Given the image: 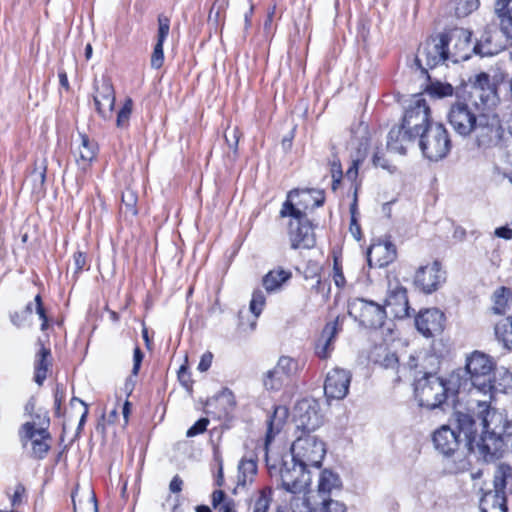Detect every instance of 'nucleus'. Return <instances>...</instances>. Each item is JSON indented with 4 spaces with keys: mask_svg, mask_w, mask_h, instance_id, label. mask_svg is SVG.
Wrapping results in <instances>:
<instances>
[{
    "mask_svg": "<svg viewBox=\"0 0 512 512\" xmlns=\"http://www.w3.org/2000/svg\"><path fill=\"white\" fill-rule=\"evenodd\" d=\"M478 403V426L481 433L475 431L465 432L467 447L484 462H493L503 456L505 451L506 433L510 423L505 413L492 409L486 400H476Z\"/></svg>",
    "mask_w": 512,
    "mask_h": 512,
    "instance_id": "1",
    "label": "nucleus"
},
{
    "mask_svg": "<svg viewBox=\"0 0 512 512\" xmlns=\"http://www.w3.org/2000/svg\"><path fill=\"white\" fill-rule=\"evenodd\" d=\"M494 368V362L488 355L475 351L467 357L464 369H458L450 375L449 383L457 391L475 390L487 396L492 387Z\"/></svg>",
    "mask_w": 512,
    "mask_h": 512,
    "instance_id": "2",
    "label": "nucleus"
},
{
    "mask_svg": "<svg viewBox=\"0 0 512 512\" xmlns=\"http://www.w3.org/2000/svg\"><path fill=\"white\" fill-rule=\"evenodd\" d=\"M280 479L282 487L287 492L294 494L290 500L292 512H295L293 504L298 499L307 503L309 512H318L317 508H312V492L308 490L311 485V472L309 467L302 465L291 457L289 461L284 460L280 469Z\"/></svg>",
    "mask_w": 512,
    "mask_h": 512,
    "instance_id": "3",
    "label": "nucleus"
},
{
    "mask_svg": "<svg viewBox=\"0 0 512 512\" xmlns=\"http://www.w3.org/2000/svg\"><path fill=\"white\" fill-rule=\"evenodd\" d=\"M506 114L503 113L501 106L497 112H480L479 121L474 130L476 146L487 151L494 148L502 149L508 139V135L503 126V120Z\"/></svg>",
    "mask_w": 512,
    "mask_h": 512,
    "instance_id": "4",
    "label": "nucleus"
},
{
    "mask_svg": "<svg viewBox=\"0 0 512 512\" xmlns=\"http://www.w3.org/2000/svg\"><path fill=\"white\" fill-rule=\"evenodd\" d=\"M444 42L449 60L458 63L468 60L472 54L483 56L493 55L494 51L486 45L471 41L472 33L465 28H453L440 34Z\"/></svg>",
    "mask_w": 512,
    "mask_h": 512,
    "instance_id": "5",
    "label": "nucleus"
},
{
    "mask_svg": "<svg viewBox=\"0 0 512 512\" xmlns=\"http://www.w3.org/2000/svg\"><path fill=\"white\" fill-rule=\"evenodd\" d=\"M483 107L475 99L458 98L451 104L447 119L452 129L462 137H468L474 132L479 121L480 112H484Z\"/></svg>",
    "mask_w": 512,
    "mask_h": 512,
    "instance_id": "6",
    "label": "nucleus"
},
{
    "mask_svg": "<svg viewBox=\"0 0 512 512\" xmlns=\"http://www.w3.org/2000/svg\"><path fill=\"white\" fill-rule=\"evenodd\" d=\"M453 385L433 373H426L416 380L414 387L415 399L421 407L429 410L440 407L447 399Z\"/></svg>",
    "mask_w": 512,
    "mask_h": 512,
    "instance_id": "7",
    "label": "nucleus"
},
{
    "mask_svg": "<svg viewBox=\"0 0 512 512\" xmlns=\"http://www.w3.org/2000/svg\"><path fill=\"white\" fill-rule=\"evenodd\" d=\"M325 455L324 442L310 433L297 437L291 446V457L309 468H319Z\"/></svg>",
    "mask_w": 512,
    "mask_h": 512,
    "instance_id": "8",
    "label": "nucleus"
},
{
    "mask_svg": "<svg viewBox=\"0 0 512 512\" xmlns=\"http://www.w3.org/2000/svg\"><path fill=\"white\" fill-rule=\"evenodd\" d=\"M419 137L420 148L428 159L438 161L448 154L450 140L448 132L442 124L435 123L425 127Z\"/></svg>",
    "mask_w": 512,
    "mask_h": 512,
    "instance_id": "9",
    "label": "nucleus"
},
{
    "mask_svg": "<svg viewBox=\"0 0 512 512\" xmlns=\"http://www.w3.org/2000/svg\"><path fill=\"white\" fill-rule=\"evenodd\" d=\"M512 477V468L509 465L500 464L494 473V490H489L480 500L482 512H507L504 489L506 480Z\"/></svg>",
    "mask_w": 512,
    "mask_h": 512,
    "instance_id": "10",
    "label": "nucleus"
},
{
    "mask_svg": "<svg viewBox=\"0 0 512 512\" xmlns=\"http://www.w3.org/2000/svg\"><path fill=\"white\" fill-rule=\"evenodd\" d=\"M446 60H449V58L440 34L430 37L422 43L415 57L416 65L422 72H427L428 69L442 64Z\"/></svg>",
    "mask_w": 512,
    "mask_h": 512,
    "instance_id": "11",
    "label": "nucleus"
},
{
    "mask_svg": "<svg viewBox=\"0 0 512 512\" xmlns=\"http://www.w3.org/2000/svg\"><path fill=\"white\" fill-rule=\"evenodd\" d=\"M402 125L410 130L415 138L420 136L425 127L434 125L429 121V107L425 99L420 96L414 98L405 112Z\"/></svg>",
    "mask_w": 512,
    "mask_h": 512,
    "instance_id": "12",
    "label": "nucleus"
},
{
    "mask_svg": "<svg viewBox=\"0 0 512 512\" xmlns=\"http://www.w3.org/2000/svg\"><path fill=\"white\" fill-rule=\"evenodd\" d=\"M294 422L296 428L302 430L303 435L319 428L323 419L318 404L307 399L297 402L294 407Z\"/></svg>",
    "mask_w": 512,
    "mask_h": 512,
    "instance_id": "13",
    "label": "nucleus"
},
{
    "mask_svg": "<svg viewBox=\"0 0 512 512\" xmlns=\"http://www.w3.org/2000/svg\"><path fill=\"white\" fill-rule=\"evenodd\" d=\"M444 281L445 272L437 261L419 267L414 277V285L426 294L436 291Z\"/></svg>",
    "mask_w": 512,
    "mask_h": 512,
    "instance_id": "14",
    "label": "nucleus"
},
{
    "mask_svg": "<svg viewBox=\"0 0 512 512\" xmlns=\"http://www.w3.org/2000/svg\"><path fill=\"white\" fill-rule=\"evenodd\" d=\"M288 237L292 249H310L314 247L316 239L308 218L291 219L288 228Z\"/></svg>",
    "mask_w": 512,
    "mask_h": 512,
    "instance_id": "15",
    "label": "nucleus"
},
{
    "mask_svg": "<svg viewBox=\"0 0 512 512\" xmlns=\"http://www.w3.org/2000/svg\"><path fill=\"white\" fill-rule=\"evenodd\" d=\"M351 373L348 370L334 368L326 375L324 393L328 400H342L348 392Z\"/></svg>",
    "mask_w": 512,
    "mask_h": 512,
    "instance_id": "16",
    "label": "nucleus"
},
{
    "mask_svg": "<svg viewBox=\"0 0 512 512\" xmlns=\"http://www.w3.org/2000/svg\"><path fill=\"white\" fill-rule=\"evenodd\" d=\"M19 435L24 447L31 446V451L35 458H44L49 450L48 440L50 439V434L48 430H45V427L34 431L33 426L30 424H23Z\"/></svg>",
    "mask_w": 512,
    "mask_h": 512,
    "instance_id": "17",
    "label": "nucleus"
},
{
    "mask_svg": "<svg viewBox=\"0 0 512 512\" xmlns=\"http://www.w3.org/2000/svg\"><path fill=\"white\" fill-rule=\"evenodd\" d=\"M385 306L395 318L403 319L409 316L407 290L397 280L389 281Z\"/></svg>",
    "mask_w": 512,
    "mask_h": 512,
    "instance_id": "18",
    "label": "nucleus"
},
{
    "mask_svg": "<svg viewBox=\"0 0 512 512\" xmlns=\"http://www.w3.org/2000/svg\"><path fill=\"white\" fill-rule=\"evenodd\" d=\"M72 154L79 170L86 172L96 160L98 144L85 134H79L72 147Z\"/></svg>",
    "mask_w": 512,
    "mask_h": 512,
    "instance_id": "19",
    "label": "nucleus"
},
{
    "mask_svg": "<svg viewBox=\"0 0 512 512\" xmlns=\"http://www.w3.org/2000/svg\"><path fill=\"white\" fill-rule=\"evenodd\" d=\"M432 441L435 449L444 456H450L458 450L460 444V427L442 425L434 431Z\"/></svg>",
    "mask_w": 512,
    "mask_h": 512,
    "instance_id": "20",
    "label": "nucleus"
},
{
    "mask_svg": "<svg viewBox=\"0 0 512 512\" xmlns=\"http://www.w3.org/2000/svg\"><path fill=\"white\" fill-rule=\"evenodd\" d=\"M312 200L309 191L292 190L287 194V198L280 210L281 217H291L292 219H304L306 210Z\"/></svg>",
    "mask_w": 512,
    "mask_h": 512,
    "instance_id": "21",
    "label": "nucleus"
},
{
    "mask_svg": "<svg viewBox=\"0 0 512 512\" xmlns=\"http://www.w3.org/2000/svg\"><path fill=\"white\" fill-rule=\"evenodd\" d=\"M472 92L469 99H475L483 107L494 105L497 99L496 87L490 81V76L481 72L470 79Z\"/></svg>",
    "mask_w": 512,
    "mask_h": 512,
    "instance_id": "22",
    "label": "nucleus"
},
{
    "mask_svg": "<svg viewBox=\"0 0 512 512\" xmlns=\"http://www.w3.org/2000/svg\"><path fill=\"white\" fill-rule=\"evenodd\" d=\"M444 314L437 308L420 311L415 318L417 330L425 337L440 334L444 329Z\"/></svg>",
    "mask_w": 512,
    "mask_h": 512,
    "instance_id": "23",
    "label": "nucleus"
},
{
    "mask_svg": "<svg viewBox=\"0 0 512 512\" xmlns=\"http://www.w3.org/2000/svg\"><path fill=\"white\" fill-rule=\"evenodd\" d=\"M94 103L98 113L104 117H110L115 103V92L112 83L102 78L96 82Z\"/></svg>",
    "mask_w": 512,
    "mask_h": 512,
    "instance_id": "24",
    "label": "nucleus"
},
{
    "mask_svg": "<svg viewBox=\"0 0 512 512\" xmlns=\"http://www.w3.org/2000/svg\"><path fill=\"white\" fill-rule=\"evenodd\" d=\"M396 258L395 246L389 241L373 243L367 251L369 267H384Z\"/></svg>",
    "mask_w": 512,
    "mask_h": 512,
    "instance_id": "25",
    "label": "nucleus"
},
{
    "mask_svg": "<svg viewBox=\"0 0 512 512\" xmlns=\"http://www.w3.org/2000/svg\"><path fill=\"white\" fill-rule=\"evenodd\" d=\"M341 487V480L335 472L330 469H324L319 474L318 485H317V493L322 498L321 504L319 506H312V508H317L318 512H321V508L324 503L333 501L329 498V495L334 491L338 490Z\"/></svg>",
    "mask_w": 512,
    "mask_h": 512,
    "instance_id": "26",
    "label": "nucleus"
},
{
    "mask_svg": "<svg viewBox=\"0 0 512 512\" xmlns=\"http://www.w3.org/2000/svg\"><path fill=\"white\" fill-rule=\"evenodd\" d=\"M361 322L370 328H380L384 324L387 312L372 301L361 300Z\"/></svg>",
    "mask_w": 512,
    "mask_h": 512,
    "instance_id": "27",
    "label": "nucleus"
},
{
    "mask_svg": "<svg viewBox=\"0 0 512 512\" xmlns=\"http://www.w3.org/2000/svg\"><path fill=\"white\" fill-rule=\"evenodd\" d=\"M39 350L34 360V380L38 385H42L47 378L52 366L51 350L46 348L41 340H38Z\"/></svg>",
    "mask_w": 512,
    "mask_h": 512,
    "instance_id": "28",
    "label": "nucleus"
},
{
    "mask_svg": "<svg viewBox=\"0 0 512 512\" xmlns=\"http://www.w3.org/2000/svg\"><path fill=\"white\" fill-rule=\"evenodd\" d=\"M339 317L325 325L320 338L317 341L315 351L318 357L326 359L332 351L333 340L338 333Z\"/></svg>",
    "mask_w": 512,
    "mask_h": 512,
    "instance_id": "29",
    "label": "nucleus"
},
{
    "mask_svg": "<svg viewBox=\"0 0 512 512\" xmlns=\"http://www.w3.org/2000/svg\"><path fill=\"white\" fill-rule=\"evenodd\" d=\"M415 137L410 130H407L401 124L393 127L388 133L387 148L395 153L404 154L406 146Z\"/></svg>",
    "mask_w": 512,
    "mask_h": 512,
    "instance_id": "30",
    "label": "nucleus"
},
{
    "mask_svg": "<svg viewBox=\"0 0 512 512\" xmlns=\"http://www.w3.org/2000/svg\"><path fill=\"white\" fill-rule=\"evenodd\" d=\"M495 13L500 31L507 39L512 38V0H497Z\"/></svg>",
    "mask_w": 512,
    "mask_h": 512,
    "instance_id": "31",
    "label": "nucleus"
},
{
    "mask_svg": "<svg viewBox=\"0 0 512 512\" xmlns=\"http://www.w3.org/2000/svg\"><path fill=\"white\" fill-rule=\"evenodd\" d=\"M512 306V289L506 286L497 287L491 295V311L495 315L506 314Z\"/></svg>",
    "mask_w": 512,
    "mask_h": 512,
    "instance_id": "32",
    "label": "nucleus"
},
{
    "mask_svg": "<svg viewBox=\"0 0 512 512\" xmlns=\"http://www.w3.org/2000/svg\"><path fill=\"white\" fill-rule=\"evenodd\" d=\"M288 418V409L285 406H278L274 409L273 415L268 420V431L266 435V445H268L274 436L284 427Z\"/></svg>",
    "mask_w": 512,
    "mask_h": 512,
    "instance_id": "33",
    "label": "nucleus"
},
{
    "mask_svg": "<svg viewBox=\"0 0 512 512\" xmlns=\"http://www.w3.org/2000/svg\"><path fill=\"white\" fill-rule=\"evenodd\" d=\"M25 412L31 416V420L24 424H30L33 426L34 431L43 427H45V430H48L50 420L47 415V411L42 408H37L33 399L29 400L25 405Z\"/></svg>",
    "mask_w": 512,
    "mask_h": 512,
    "instance_id": "34",
    "label": "nucleus"
},
{
    "mask_svg": "<svg viewBox=\"0 0 512 512\" xmlns=\"http://www.w3.org/2000/svg\"><path fill=\"white\" fill-rule=\"evenodd\" d=\"M374 362L381 368L391 370L394 374H398L400 364L396 353L389 351L385 347H379L374 353Z\"/></svg>",
    "mask_w": 512,
    "mask_h": 512,
    "instance_id": "35",
    "label": "nucleus"
},
{
    "mask_svg": "<svg viewBox=\"0 0 512 512\" xmlns=\"http://www.w3.org/2000/svg\"><path fill=\"white\" fill-rule=\"evenodd\" d=\"M512 392V373L502 369L498 371L497 378H492V387L487 396L492 399L496 393L508 394Z\"/></svg>",
    "mask_w": 512,
    "mask_h": 512,
    "instance_id": "36",
    "label": "nucleus"
},
{
    "mask_svg": "<svg viewBox=\"0 0 512 512\" xmlns=\"http://www.w3.org/2000/svg\"><path fill=\"white\" fill-rule=\"evenodd\" d=\"M291 278V272L284 269H275L266 274L263 278V286L267 292H274L280 289L283 283Z\"/></svg>",
    "mask_w": 512,
    "mask_h": 512,
    "instance_id": "37",
    "label": "nucleus"
},
{
    "mask_svg": "<svg viewBox=\"0 0 512 512\" xmlns=\"http://www.w3.org/2000/svg\"><path fill=\"white\" fill-rule=\"evenodd\" d=\"M257 472V465L254 460H241L238 465L237 487H245L252 483Z\"/></svg>",
    "mask_w": 512,
    "mask_h": 512,
    "instance_id": "38",
    "label": "nucleus"
},
{
    "mask_svg": "<svg viewBox=\"0 0 512 512\" xmlns=\"http://www.w3.org/2000/svg\"><path fill=\"white\" fill-rule=\"evenodd\" d=\"M272 501L271 488L259 490L251 499L252 512H267Z\"/></svg>",
    "mask_w": 512,
    "mask_h": 512,
    "instance_id": "39",
    "label": "nucleus"
},
{
    "mask_svg": "<svg viewBox=\"0 0 512 512\" xmlns=\"http://www.w3.org/2000/svg\"><path fill=\"white\" fill-rule=\"evenodd\" d=\"M495 335L507 349H512V317L500 321L495 326Z\"/></svg>",
    "mask_w": 512,
    "mask_h": 512,
    "instance_id": "40",
    "label": "nucleus"
},
{
    "mask_svg": "<svg viewBox=\"0 0 512 512\" xmlns=\"http://www.w3.org/2000/svg\"><path fill=\"white\" fill-rule=\"evenodd\" d=\"M137 201L138 197L134 190L131 188H127L122 193V205H121V213H123L126 217H134L137 215Z\"/></svg>",
    "mask_w": 512,
    "mask_h": 512,
    "instance_id": "41",
    "label": "nucleus"
},
{
    "mask_svg": "<svg viewBox=\"0 0 512 512\" xmlns=\"http://www.w3.org/2000/svg\"><path fill=\"white\" fill-rule=\"evenodd\" d=\"M212 506L218 512H237L235 501L228 498L222 490L212 493Z\"/></svg>",
    "mask_w": 512,
    "mask_h": 512,
    "instance_id": "42",
    "label": "nucleus"
},
{
    "mask_svg": "<svg viewBox=\"0 0 512 512\" xmlns=\"http://www.w3.org/2000/svg\"><path fill=\"white\" fill-rule=\"evenodd\" d=\"M266 303V297L263 291L255 290L252 294L249 309L254 316L253 321L249 324V330L253 331L256 328V319L261 314Z\"/></svg>",
    "mask_w": 512,
    "mask_h": 512,
    "instance_id": "43",
    "label": "nucleus"
},
{
    "mask_svg": "<svg viewBox=\"0 0 512 512\" xmlns=\"http://www.w3.org/2000/svg\"><path fill=\"white\" fill-rule=\"evenodd\" d=\"M289 380L285 374H281L280 369L275 365L266 373L264 386L269 390H279Z\"/></svg>",
    "mask_w": 512,
    "mask_h": 512,
    "instance_id": "44",
    "label": "nucleus"
},
{
    "mask_svg": "<svg viewBox=\"0 0 512 512\" xmlns=\"http://www.w3.org/2000/svg\"><path fill=\"white\" fill-rule=\"evenodd\" d=\"M276 366L280 369L281 374H285L290 380L300 370L298 361L286 355L279 357Z\"/></svg>",
    "mask_w": 512,
    "mask_h": 512,
    "instance_id": "45",
    "label": "nucleus"
},
{
    "mask_svg": "<svg viewBox=\"0 0 512 512\" xmlns=\"http://www.w3.org/2000/svg\"><path fill=\"white\" fill-rule=\"evenodd\" d=\"M23 310L27 313L28 317L31 316L32 312L35 310V312L38 314L39 318L42 321L41 324V330L44 331L48 327V318L45 312V309L43 307L42 299L40 295H36L34 298V302L28 303Z\"/></svg>",
    "mask_w": 512,
    "mask_h": 512,
    "instance_id": "46",
    "label": "nucleus"
},
{
    "mask_svg": "<svg viewBox=\"0 0 512 512\" xmlns=\"http://www.w3.org/2000/svg\"><path fill=\"white\" fill-rule=\"evenodd\" d=\"M452 3L458 17H465L471 14L479 6L478 0H452Z\"/></svg>",
    "mask_w": 512,
    "mask_h": 512,
    "instance_id": "47",
    "label": "nucleus"
},
{
    "mask_svg": "<svg viewBox=\"0 0 512 512\" xmlns=\"http://www.w3.org/2000/svg\"><path fill=\"white\" fill-rule=\"evenodd\" d=\"M46 167L41 165L40 167H36L29 178L27 179V183L31 182L33 184V191L36 193H40L43 191L45 178H46Z\"/></svg>",
    "mask_w": 512,
    "mask_h": 512,
    "instance_id": "48",
    "label": "nucleus"
},
{
    "mask_svg": "<svg viewBox=\"0 0 512 512\" xmlns=\"http://www.w3.org/2000/svg\"><path fill=\"white\" fill-rule=\"evenodd\" d=\"M218 403L223 407L225 413L232 411L236 405L233 392L227 388L223 389L217 396Z\"/></svg>",
    "mask_w": 512,
    "mask_h": 512,
    "instance_id": "49",
    "label": "nucleus"
},
{
    "mask_svg": "<svg viewBox=\"0 0 512 512\" xmlns=\"http://www.w3.org/2000/svg\"><path fill=\"white\" fill-rule=\"evenodd\" d=\"M132 111V100L127 99L124 106L118 112L117 115V126L124 127L127 125Z\"/></svg>",
    "mask_w": 512,
    "mask_h": 512,
    "instance_id": "50",
    "label": "nucleus"
},
{
    "mask_svg": "<svg viewBox=\"0 0 512 512\" xmlns=\"http://www.w3.org/2000/svg\"><path fill=\"white\" fill-rule=\"evenodd\" d=\"M158 34H157V42L164 43L166 40L169 30H170V21L168 17L164 15H159L158 17Z\"/></svg>",
    "mask_w": 512,
    "mask_h": 512,
    "instance_id": "51",
    "label": "nucleus"
},
{
    "mask_svg": "<svg viewBox=\"0 0 512 512\" xmlns=\"http://www.w3.org/2000/svg\"><path fill=\"white\" fill-rule=\"evenodd\" d=\"M330 172L333 180L332 189L335 191L343 176L341 163L338 159H333L330 162Z\"/></svg>",
    "mask_w": 512,
    "mask_h": 512,
    "instance_id": "52",
    "label": "nucleus"
},
{
    "mask_svg": "<svg viewBox=\"0 0 512 512\" xmlns=\"http://www.w3.org/2000/svg\"><path fill=\"white\" fill-rule=\"evenodd\" d=\"M164 53L163 43L156 42L152 55H151V66L152 68L159 69L163 65Z\"/></svg>",
    "mask_w": 512,
    "mask_h": 512,
    "instance_id": "53",
    "label": "nucleus"
},
{
    "mask_svg": "<svg viewBox=\"0 0 512 512\" xmlns=\"http://www.w3.org/2000/svg\"><path fill=\"white\" fill-rule=\"evenodd\" d=\"M430 93L438 97L451 96L453 93V87L450 84L437 82L430 86Z\"/></svg>",
    "mask_w": 512,
    "mask_h": 512,
    "instance_id": "54",
    "label": "nucleus"
},
{
    "mask_svg": "<svg viewBox=\"0 0 512 512\" xmlns=\"http://www.w3.org/2000/svg\"><path fill=\"white\" fill-rule=\"evenodd\" d=\"M227 6L228 1L226 0L219 4L217 7L215 5L212 6L208 17L209 21L218 24L221 21L222 13L225 11Z\"/></svg>",
    "mask_w": 512,
    "mask_h": 512,
    "instance_id": "55",
    "label": "nucleus"
},
{
    "mask_svg": "<svg viewBox=\"0 0 512 512\" xmlns=\"http://www.w3.org/2000/svg\"><path fill=\"white\" fill-rule=\"evenodd\" d=\"M240 133L237 127L228 128L225 133V140L227 145L236 151L239 142Z\"/></svg>",
    "mask_w": 512,
    "mask_h": 512,
    "instance_id": "56",
    "label": "nucleus"
},
{
    "mask_svg": "<svg viewBox=\"0 0 512 512\" xmlns=\"http://www.w3.org/2000/svg\"><path fill=\"white\" fill-rule=\"evenodd\" d=\"M26 495V489L22 484H17L15 486L14 492L11 496V505L13 507H18L23 504Z\"/></svg>",
    "mask_w": 512,
    "mask_h": 512,
    "instance_id": "57",
    "label": "nucleus"
},
{
    "mask_svg": "<svg viewBox=\"0 0 512 512\" xmlns=\"http://www.w3.org/2000/svg\"><path fill=\"white\" fill-rule=\"evenodd\" d=\"M209 424V420L207 418H201L199 419L193 426H191L187 432V437H194L198 434L203 433Z\"/></svg>",
    "mask_w": 512,
    "mask_h": 512,
    "instance_id": "58",
    "label": "nucleus"
},
{
    "mask_svg": "<svg viewBox=\"0 0 512 512\" xmlns=\"http://www.w3.org/2000/svg\"><path fill=\"white\" fill-rule=\"evenodd\" d=\"M29 318L27 313L21 309L20 311H15L10 315V319L13 325L18 328L24 327L29 323Z\"/></svg>",
    "mask_w": 512,
    "mask_h": 512,
    "instance_id": "59",
    "label": "nucleus"
},
{
    "mask_svg": "<svg viewBox=\"0 0 512 512\" xmlns=\"http://www.w3.org/2000/svg\"><path fill=\"white\" fill-rule=\"evenodd\" d=\"M333 281H334L335 285L339 288L344 287V285L346 283L345 277L342 272V268L339 265V263L337 262V260H335L334 266H333Z\"/></svg>",
    "mask_w": 512,
    "mask_h": 512,
    "instance_id": "60",
    "label": "nucleus"
},
{
    "mask_svg": "<svg viewBox=\"0 0 512 512\" xmlns=\"http://www.w3.org/2000/svg\"><path fill=\"white\" fill-rule=\"evenodd\" d=\"M143 357H144L143 352L141 351V349L138 346H136L134 348V353H133V368H132L133 376H136L139 373Z\"/></svg>",
    "mask_w": 512,
    "mask_h": 512,
    "instance_id": "61",
    "label": "nucleus"
},
{
    "mask_svg": "<svg viewBox=\"0 0 512 512\" xmlns=\"http://www.w3.org/2000/svg\"><path fill=\"white\" fill-rule=\"evenodd\" d=\"M213 354L211 352H205L200 359L198 364V370L201 372L207 371L212 364Z\"/></svg>",
    "mask_w": 512,
    "mask_h": 512,
    "instance_id": "62",
    "label": "nucleus"
},
{
    "mask_svg": "<svg viewBox=\"0 0 512 512\" xmlns=\"http://www.w3.org/2000/svg\"><path fill=\"white\" fill-rule=\"evenodd\" d=\"M75 273L80 272L86 264V257L82 252H76L73 257Z\"/></svg>",
    "mask_w": 512,
    "mask_h": 512,
    "instance_id": "63",
    "label": "nucleus"
},
{
    "mask_svg": "<svg viewBox=\"0 0 512 512\" xmlns=\"http://www.w3.org/2000/svg\"><path fill=\"white\" fill-rule=\"evenodd\" d=\"M182 485V479L178 475H175L169 484V489L172 493H179L182 490Z\"/></svg>",
    "mask_w": 512,
    "mask_h": 512,
    "instance_id": "64",
    "label": "nucleus"
}]
</instances>
